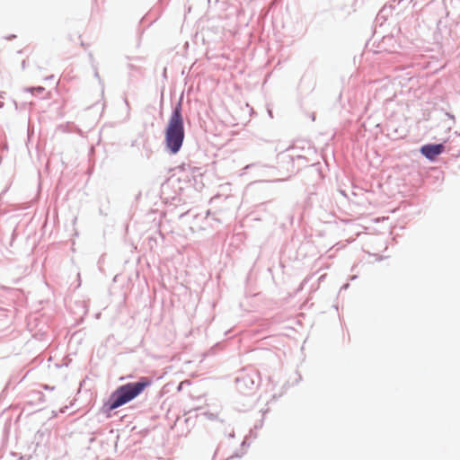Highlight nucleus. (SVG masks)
I'll use <instances>...</instances> for the list:
<instances>
[{
  "label": "nucleus",
  "mask_w": 460,
  "mask_h": 460,
  "mask_svg": "<svg viewBox=\"0 0 460 460\" xmlns=\"http://www.w3.org/2000/svg\"><path fill=\"white\" fill-rule=\"evenodd\" d=\"M152 381L148 377H141L138 382L128 383L118 387L109 400V410H115L138 396Z\"/></svg>",
  "instance_id": "nucleus-1"
},
{
  "label": "nucleus",
  "mask_w": 460,
  "mask_h": 460,
  "mask_svg": "<svg viewBox=\"0 0 460 460\" xmlns=\"http://www.w3.org/2000/svg\"><path fill=\"white\" fill-rule=\"evenodd\" d=\"M184 139L183 119L181 104H178L172 116L165 131V143L171 153L176 154L181 149Z\"/></svg>",
  "instance_id": "nucleus-2"
},
{
  "label": "nucleus",
  "mask_w": 460,
  "mask_h": 460,
  "mask_svg": "<svg viewBox=\"0 0 460 460\" xmlns=\"http://www.w3.org/2000/svg\"><path fill=\"white\" fill-rule=\"evenodd\" d=\"M443 151L444 146L442 144L425 145L420 148L421 154L430 160H434Z\"/></svg>",
  "instance_id": "nucleus-3"
},
{
  "label": "nucleus",
  "mask_w": 460,
  "mask_h": 460,
  "mask_svg": "<svg viewBox=\"0 0 460 460\" xmlns=\"http://www.w3.org/2000/svg\"><path fill=\"white\" fill-rule=\"evenodd\" d=\"M37 90H38V91H42V90H43V88H42V87H40V88H38Z\"/></svg>",
  "instance_id": "nucleus-4"
}]
</instances>
